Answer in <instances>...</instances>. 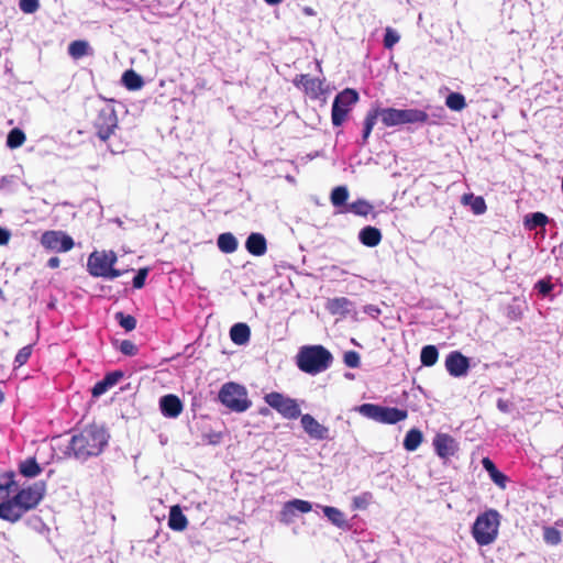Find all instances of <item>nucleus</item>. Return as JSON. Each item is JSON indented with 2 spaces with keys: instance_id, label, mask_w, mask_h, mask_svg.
<instances>
[{
  "instance_id": "nucleus-1",
  "label": "nucleus",
  "mask_w": 563,
  "mask_h": 563,
  "mask_svg": "<svg viewBox=\"0 0 563 563\" xmlns=\"http://www.w3.org/2000/svg\"><path fill=\"white\" fill-rule=\"evenodd\" d=\"M378 118L385 126L389 128L408 123H426L429 115L419 109L374 108L367 112L364 120L363 143H366Z\"/></svg>"
},
{
  "instance_id": "nucleus-2",
  "label": "nucleus",
  "mask_w": 563,
  "mask_h": 563,
  "mask_svg": "<svg viewBox=\"0 0 563 563\" xmlns=\"http://www.w3.org/2000/svg\"><path fill=\"white\" fill-rule=\"evenodd\" d=\"M107 431L97 424H89L71 437L69 451L75 459L86 461L100 455L108 444Z\"/></svg>"
},
{
  "instance_id": "nucleus-3",
  "label": "nucleus",
  "mask_w": 563,
  "mask_h": 563,
  "mask_svg": "<svg viewBox=\"0 0 563 563\" xmlns=\"http://www.w3.org/2000/svg\"><path fill=\"white\" fill-rule=\"evenodd\" d=\"M332 360L331 353L322 345L303 346L297 354V366L307 374L316 375L328 369Z\"/></svg>"
},
{
  "instance_id": "nucleus-4",
  "label": "nucleus",
  "mask_w": 563,
  "mask_h": 563,
  "mask_svg": "<svg viewBox=\"0 0 563 563\" xmlns=\"http://www.w3.org/2000/svg\"><path fill=\"white\" fill-rule=\"evenodd\" d=\"M499 525V512L488 509L477 516L472 527V536L479 545L492 544L497 539Z\"/></svg>"
},
{
  "instance_id": "nucleus-5",
  "label": "nucleus",
  "mask_w": 563,
  "mask_h": 563,
  "mask_svg": "<svg viewBox=\"0 0 563 563\" xmlns=\"http://www.w3.org/2000/svg\"><path fill=\"white\" fill-rule=\"evenodd\" d=\"M117 261L118 257L113 251H95L88 257V272L93 277L114 279L122 274L113 267Z\"/></svg>"
},
{
  "instance_id": "nucleus-6",
  "label": "nucleus",
  "mask_w": 563,
  "mask_h": 563,
  "mask_svg": "<svg viewBox=\"0 0 563 563\" xmlns=\"http://www.w3.org/2000/svg\"><path fill=\"white\" fill-rule=\"evenodd\" d=\"M219 400L234 412H244L252 406L246 388L236 383L224 384L219 391Z\"/></svg>"
},
{
  "instance_id": "nucleus-7",
  "label": "nucleus",
  "mask_w": 563,
  "mask_h": 563,
  "mask_svg": "<svg viewBox=\"0 0 563 563\" xmlns=\"http://www.w3.org/2000/svg\"><path fill=\"white\" fill-rule=\"evenodd\" d=\"M93 129L98 139L106 143L119 126L117 111L112 104L103 103L97 109Z\"/></svg>"
},
{
  "instance_id": "nucleus-8",
  "label": "nucleus",
  "mask_w": 563,
  "mask_h": 563,
  "mask_svg": "<svg viewBox=\"0 0 563 563\" xmlns=\"http://www.w3.org/2000/svg\"><path fill=\"white\" fill-rule=\"evenodd\" d=\"M357 411L366 418L388 424L402 421L408 416L407 410L374 404H363L357 408Z\"/></svg>"
},
{
  "instance_id": "nucleus-9",
  "label": "nucleus",
  "mask_w": 563,
  "mask_h": 563,
  "mask_svg": "<svg viewBox=\"0 0 563 563\" xmlns=\"http://www.w3.org/2000/svg\"><path fill=\"white\" fill-rule=\"evenodd\" d=\"M358 101V93L346 88L336 95L332 104L331 120L334 126H340L346 120L352 107Z\"/></svg>"
},
{
  "instance_id": "nucleus-10",
  "label": "nucleus",
  "mask_w": 563,
  "mask_h": 563,
  "mask_svg": "<svg viewBox=\"0 0 563 563\" xmlns=\"http://www.w3.org/2000/svg\"><path fill=\"white\" fill-rule=\"evenodd\" d=\"M265 402L286 419H297L301 415L296 399L282 393L272 391L264 396Z\"/></svg>"
},
{
  "instance_id": "nucleus-11",
  "label": "nucleus",
  "mask_w": 563,
  "mask_h": 563,
  "mask_svg": "<svg viewBox=\"0 0 563 563\" xmlns=\"http://www.w3.org/2000/svg\"><path fill=\"white\" fill-rule=\"evenodd\" d=\"M46 485L44 482H36L32 485L22 488L13 496L14 501L26 514L27 511L37 507L45 496Z\"/></svg>"
},
{
  "instance_id": "nucleus-12",
  "label": "nucleus",
  "mask_w": 563,
  "mask_h": 563,
  "mask_svg": "<svg viewBox=\"0 0 563 563\" xmlns=\"http://www.w3.org/2000/svg\"><path fill=\"white\" fill-rule=\"evenodd\" d=\"M41 244L44 249L55 252H68L74 247V240L63 231L48 230L41 236Z\"/></svg>"
},
{
  "instance_id": "nucleus-13",
  "label": "nucleus",
  "mask_w": 563,
  "mask_h": 563,
  "mask_svg": "<svg viewBox=\"0 0 563 563\" xmlns=\"http://www.w3.org/2000/svg\"><path fill=\"white\" fill-rule=\"evenodd\" d=\"M445 368L453 377H463L470 369V360L461 352L453 351L445 358Z\"/></svg>"
},
{
  "instance_id": "nucleus-14",
  "label": "nucleus",
  "mask_w": 563,
  "mask_h": 563,
  "mask_svg": "<svg viewBox=\"0 0 563 563\" xmlns=\"http://www.w3.org/2000/svg\"><path fill=\"white\" fill-rule=\"evenodd\" d=\"M300 423L311 439L319 441L329 439V429L319 423L311 415H300Z\"/></svg>"
},
{
  "instance_id": "nucleus-15",
  "label": "nucleus",
  "mask_w": 563,
  "mask_h": 563,
  "mask_svg": "<svg viewBox=\"0 0 563 563\" xmlns=\"http://www.w3.org/2000/svg\"><path fill=\"white\" fill-rule=\"evenodd\" d=\"M433 446L437 454L443 460L453 456L459 449L456 441L445 433H439L434 437Z\"/></svg>"
},
{
  "instance_id": "nucleus-16",
  "label": "nucleus",
  "mask_w": 563,
  "mask_h": 563,
  "mask_svg": "<svg viewBox=\"0 0 563 563\" xmlns=\"http://www.w3.org/2000/svg\"><path fill=\"white\" fill-rule=\"evenodd\" d=\"M312 509V505L302 499H292L287 501L282 511H280V520L285 523H290L294 521L297 512H309Z\"/></svg>"
},
{
  "instance_id": "nucleus-17",
  "label": "nucleus",
  "mask_w": 563,
  "mask_h": 563,
  "mask_svg": "<svg viewBox=\"0 0 563 563\" xmlns=\"http://www.w3.org/2000/svg\"><path fill=\"white\" fill-rule=\"evenodd\" d=\"M294 84L297 87H302L306 93L317 99L323 93L322 81L318 78H311L308 75H299L295 78Z\"/></svg>"
},
{
  "instance_id": "nucleus-18",
  "label": "nucleus",
  "mask_w": 563,
  "mask_h": 563,
  "mask_svg": "<svg viewBox=\"0 0 563 563\" xmlns=\"http://www.w3.org/2000/svg\"><path fill=\"white\" fill-rule=\"evenodd\" d=\"M159 408L164 417L177 418L181 413L184 406L178 396L169 394L161 398Z\"/></svg>"
},
{
  "instance_id": "nucleus-19",
  "label": "nucleus",
  "mask_w": 563,
  "mask_h": 563,
  "mask_svg": "<svg viewBox=\"0 0 563 563\" xmlns=\"http://www.w3.org/2000/svg\"><path fill=\"white\" fill-rule=\"evenodd\" d=\"M24 514L25 512L14 501L13 497L0 503V518L2 520L14 523V522L19 521L23 517Z\"/></svg>"
},
{
  "instance_id": "nucleus-20",
  "label": "nucleus",
  "mask_w": 563,
  "mask_h": 563,
  "mask_svg": "<svg viewBox=\"0 0 563 563\" xmlns=\"http://www.w3.org/2000/svg\"><path fill=\"white\" fill-rule=\"evenodd\" d=\"M123 377V373L121 371H114L108 373L103 379L96 383L92 387L91 394L93 397H99L103 395L109 388L114 386L121 378Z\"/></svg>"
},
{
  "instance_id": "nucleus-21",
  "label": "nucleus",
  "mask_w": 563,
  "mask_h": 563,
  "mask_svg": "<svg viewBox=\"0 0 563 563\" xmlns=\"http://www.w3.org/2000/svg\"><path fill=\"white\" fill-rule=\"evenodd\" d=\"M245 247L252 255L262 256L267 251L266 239L261 233H251L246 239Z\"/></svg>"
},
{
  "instance_id": "nucleus-22",
  "label": "nucleus",
  "mask_w": 563,
  "mask_h": 563,
  "mask_svg": "<svg viewBox=\"0 0 563 563\" xmlns=\"http://www.w3.org/2000/svg\"><path fill=\"white\" fill-rule=\"evenodd\" d=\"M382 238L380 230L371 225L363 228L358 233L360 242L368 247L377 246L380 243Z\"/></svg>"
},
{
  "instance_id": "nucleus-23",
  "label": "nucleus",
  "mask_w": 563,
  "mask_h": 563,
  "mask_svg": "<svg viewBox=\"0 0 563 563\" xmlns=\"http://www.w3.org/2000/svg\"><path fill=\"white\" fill-rule=\"evenodd\" d=\"M188 520L183 514L179 505L170 507L168 517V527L174 531H184L187 528Z\"/></svg>"
},
{
  "instance_id": "nucleus-24",
  "label": "nucleus",
  "mask_w": 563,
  "mask_h": 563,
  "mask_svg": "<svg viewBox=\"0 0 563 563\" xmlns=\"http://www.w3.org/2000/svg\"><path fill=\"white\" fill-rule=\"evenodd\" d=\"M250 336L251 330L246 323H235L230 330V338L238 345L246 344Z\"/></svg>"
},
{
  "instance_id": "nucleus-25",
  "label": "nucleus",
  "mask_w": 563,
  "mask_h": 563,
  "mask_svg": "<svg viewBox=\"0 0 563 563\" xmlns=\"http://www.w3.org/2000/svg\"><path fill=\"white\" fill-rule=\"evenodd\" d=\"M68 54L74 59H80L84 56L91 54V48L87 41L76 40L68 45Z\"/></svg>"
},
{
  "instance_id": "nucleus-26",
  "label": "nucleus",
  "mask_w": 563,
  "mask_h": 563,
  "mask_svg": "<svg viewBox=\"0 0 563 563\" xmlns=\"http://www.w3.org/2000/svg\"><path fill=\"white\" fill-rule=\"evenodd\" d=\"M217 244L219 250L225 254L233 253L238 249V240L230 232L220 234Z\"/></svg>"
},
{
  "instance_id": "nucleus-27",
  "label": "nucleus",
  "mask_w": 563,
  "mask_h": 563,
  "mask_svg": "<svg viewBox=\"0 0 563 563\" xmlns=\"http://www.w3.org/2000/svg\"><path fill=\"white\" fill-rule=\"evenodd\" d=\"M19 471L24 477L31 478L40 475L42 473V467L35 457H29L20 463Z\"/></svg>"
},
{
  "instance_id": "nucleus-28",
  "label": "nucleus",
  "mask_w": 563,
  "mask_h": 563,
  "mask_svg": "<svg viewBox=\"0 0 563 563\" xmlns=\"http://www.w3.org/2000/svg\"><path fill=\"white\" fill-rule=\"evenodd\" d=\"M122 82L129 90H139L143 87V78L133 69L125 70L122 75Z\"/></svg>"
},
{
  "instance_id": "nucleus-29",
  "label": "nucleus",
  "mask_w": 563,
  "mask_h": 563,
  "mask_svg": "<svg viewBox=\"0 0 563 563\" xmlns=\"http://www.w3.org/2000/svg\"><path fill=\"white\" fill-rule=\"evenodd\" d=\"M351 301L347 298L340 297L330 299L327 303V309L332 314H344L350 311Z\"/></svg>"
},
{
  "instance_id": "nucleus-30",
  "label": "nucleus",
  "mask_w": 563,
  "mask_h": 563,
  "mask_svg": "<svg viewBox=\"0 0 563 563\" xmlns=\"http://www.w3.org/2000/svg\"><path fill=\"white\" fill-rule=\"evenodd\" d=\"M322 511L324 514V516L336 527L339 528H345L347 527V522L345 520V517H344V514L335 508V507H331V506H324L322 507Z\"/></svg>"
},
{
  "instance_id": "nucleus-31",
  "label": "nucleus",
  "mask_w": 563,
  "mask_h": 563,
  "mask_svg": "<svg viewBox=\"0 0 563 563\" xmlns=\"http://www.w3.org/2000/svg\"><path fill=\"white\" fill-rule=\"evenodd\" d=\"M422 432L418 429H410L404 440V448L407 451H416L422 442Z\"/></svg>"
},
{
  "instance_id": "nucleus-32",
  "label": "nucleus",
  "mask_w": 563,
  "mask_h": 563,
  "mask_svg": "<svg viewBox=\"0 0 563 563\" xmlns=\"http://www.w3.org/2000/svg\"><path fill=\"white\" fill-rule=\"evenodd\" d=\"M462 202L471 207L475 214H483L486 211V203L482 197H475L474 195H464Z\"/></svg>"
},
{
  "instance_id": "nucleus-33",
  "label": "nucleus",
  "mask_w": 563,
  "mask_h": 563,
  "mask_svg": "<svg viewBox=\"0 0 563 563\" xmlns=\"http://www.w3.org/2000/svg\"><path fill=\"white\" fill-rule=\"evenodd\" d=\"M549 222V218L542 212H533L527 214L523 220L527 230H533L537 227H544Z\"/></svg>"
},
{
  "instance_id": "nucleus-34",
  "label": "nucleus",
  "mask_w": 563,
  "mask_h": 563,
  "mask_svg": "<svg viewBox=\"0 0 563 563\" xmlns=\"http://www.w3.org/2000/svg\"><path fill=\"white\" fill-rule=\"evenodd\" d=\"M445 106L452 111H462L466 108L465 97L460 92H451L445 98Z\"/></svg>"
},
{
  "instance_id": "nucleus-35",
  "label": "nucleus",
  "mask_w": 563,
  "mask_h": 563,
  "mask_svg": "<svg viewBox=\"0 0 563 563\" xmlns=\"http://www.w3.org/2000/svg\"><path fill=\"white\" fill-rule=\"evenodd\" d=\"M439 357L438 349L434 345H426L421 350L420 361L424 366H433Z\"/></svg>"
},
{
  "instance_id": "nucleus-36",
  "label": "nucleus",
  "mask_w": 563,
  "mask_h": 563,
  "mask_svg": "<svg viewBox=\"0 0 563 563\" xmlns=\"http://www.w3.org/2000/svg\"><path fill=\"white\" fill-rule=\"evenodd\" d=\"M372 210V206L366 200H357L345 205L344 212H352L357 216H367Z\"/></svg>"
},
{
  "instance_id": "nucleus-37",
  "label": "nucleus",
  "mask_w": 563,
  "mask_h": 563,
  "mask_svg": "<svg viewBox=\"0 0 563 563\" xmlns=\"http://www.w3.org/2000/svg\"><path fill=\"white\" fill-rule=\"evenodd\" d=\"M25 140L26 137L24 132L19 128H14L7 136V146L10 148H18L23 145Z\"/></svg>"
},
{
  "instance_id": "nucleus-38",
  "label": "nucleus",
  "mask_w": 563,
  "mask_h": 563,
  "mask_svg": "<svg viewBox=\"0 0 563 563\" xmlns=\"http://www.w3.org/2000/svg\"><path fill=\"white\" fill-rule=\"evenodd\" d=\"M13 485H15L13 472H8L0 476V499L8 497Z\"/></svg>"
},
{
  "instance_id": "nucleus-39",
  "label": "nucleus",
  "mask_w": 563,
  "mask_h": 563,
  "mask_svg": "<svg viewBox=\"0 0 563 563\" xmlns=\"http://www.w3.org/2000/svg\"><path fill=\"white\" fill-rule=\"evenodd\" d=\"M347 198L349 191L344 186L336 187L331 192V202L334 207L344 206Z\"/></svg>"
},
{
  "instance_id": "nucleus-40",
  "label": "nucleus",
  "mask_w": 563,
  "mask_h": 563,
  "mask_svg": "<svg viewBox=\"0 0 563 563\" xmlns=\"http://www.w3.org/2000/svg\"><path fill=\"white\" fill-rule=\"evenodd\" d=\"M115 320L128 332L133 331L136 328V319L131 314H125L121 311L117 312Z\"/></svg>"
},
{
  "instance_id": "nucleus-41",
  "label": "nucleus",
  "mask_w": 563,
  "mask_h": 563,
  "mask_svg": "<svg viewBox=\"0 0 563 563\" xmlns=\"http://www.w3.org/2000/svg\"><path fill=\"white\" fill-rule=\"evenodd\" d=\"M373 500V494L369 492L362 493L358 496L353 497V507L355 509H366Z\"/></svg>"
},
{
  "instance_id": "nucleus-42",
  "label": "nucleus",
  "mask_w": 563,
  "mask_h": 563,
  "mask_svg": "<svg viewBox=\"0 0 563 563\" xmlns=\"http://www.w3.org/2000/svg\"><path fill=\"white\" fill-rule=\"evenodd\" d=\"M543 539L547 543L556 545L561 542V532L553 527H547L543 531Z\"/></svg>"
},
{
  "instance_id": "nucleus-43",
  "label": "nucleus",
  "mask_w": 563,
  "mask_h": 563,
  "mask_svg": "<svg viewBox=\"0 0 563 563\" xmlns=\"http://www.w3.org/2000/svg\"><path fill=\"white\" fill-rule=\"evenodd\" d=\"M32 354V345H25L22 349L19 350V352L15 355L14 363L16 366H22L27 363L30 356Z\"/></svg>"
},
{
  "instance_id": "nucleus-44",
  "label": "nucleus",
  "mask_w": 563,
  "mask_h": 563,
  "mask_svg": "<svg viewBox=\"0 0 563 563\" xmlns=\"http://www.w3.org/2000/svg\"><path fill=\"white\" fill-rule=\"evenodd\" d=\"M344 364L350 368H357L361 364L360 354L355 351H347L343 356Z\"/></svg>"
},
{
  "instance_id": "nucleus-45",
  "label": "nucleus",
  "mask_w": 563,
  "mask_h": 563,
  "mask_svg": "<svg viewBox=\"0 0 563 563\" xmlns=\"http://www.w3.org/2000/svg\"><path fill=\"white\" fill-rule=\"evenodd\" d=\"M119 350L122 354L128 356H134L137 354V346L130 340H123L120 343Z\"/></svg>"
},
{
  "instance_id": "nucleus-46",
  "label": "nucleus",
  "mask_w": 563,
  "mask_h": 563,
  "mask_svg": "<svg viewBox=\"0 0 563 563\" xmlns=\"http://www.w3.org/2000/svg\"><path fill=\"white\" fill-rule=\"evenodd\" d=\"M400 36L399 34L390 27L386 29V33L384 36V45L386 48H391L396 43H398Z\"/></svg>"
},
{
  "instance_id": "nucleus-47",
  "label": "nucleus",
  "mask_w": 563,
  "mask_h": 563,
  "mask_svg": "<svg viewBox=\"0 0 563 563\" xmlns=\"http://www.w3.org/2000/svg\"><path fill=\"white\" fill-rule=\"evenodd\" d=\"M19 7L24 13H34L40 8V2L38 0H20Z\"/></svg>"
},
{
  "instance_id": "nucleus-48",
  "label": "nucleus",
  "mask_w": 563,
  "mask_h": 563,
  "mask_svg": "<svg viewBox=\"0 0 563 563\" xmlns=\"http://www.w3.org/2000/svg\"><path fill=\"white\" fill-rule=\"evenodd\" d=\"M147 274H148L147 268H141L133 278V287L137 288V289L142 288L145 284Z\"/></svg>"
},
{
  "instance_id": "nucleus-49",
  "label": "nucleus",
  "mask_w": 563,
  "mask_h": 563,
  "mask_svg": "<svg viewBox=\"0 0 563 563\" xmlns=\"http://www.w3.org/2000/svg\"><path fill=\"white\" fill-rule=\"evenodd\" d=\"M489 477L498 487H500L501 489L506 488L508 477L504 473L497 471L496 473L492 474Z\"/></svg>"
},
{
  "instance_id": "nucleus-50",
  "label": "nucleus",
  "mask_w": 563,
  "mask_h": 563,
  "mask_svg": "<svg viewBox=\"0 0 563 563\" xmlns=\"http://www.w3.org/2000/svg\"><path fill=\"white\" fill-rule=\"evenodd\" d=\"M552 284L550 282H547V280H539L537 284H536V289L542 295V296H547L550 294V291L552 290Z\"/></svg>"
},
{
  "instance_id": "nucleus-51",
  "label": "nucleus",
  "mask_w": 563,
  "mask_h": 563,
  "mask_svg": "<svg viewBox=\"0 0 563 563\" xmlns=\"http://www.w3.org/2000/svg\"><path fill=\"white\" fill-rule=\"evenodd\" d=\"M482 465L487 471L489 476L498 471L493 461L488 457H484L482 460Z\"/></svg>"
},
{
  "instance_id": "nucleus-52",
  "label": "nucleus",
  "mask_w": 563,
  "mask_h": 563,
  "mask_svg": "<svg viewBox=\"0 0 563 563\" xmlns=\"http://www.w3.org/2000/svg\"><path fill=\"white\" fill-rule=\"evenodd\" d=\"M10 240V232L7 229L0 227V245L8 244Z\"/></svg>"
},
{
  "instance_id": "nucleus-53",
  "label": "nucleus",
  "mask_w": 563,
  "mask_h": 563,
  "mask_svg": "<svg viewBox=\"0 0 563 563\" xmlns=\"http://www.w3.org/2000/svg\"><path fill=\"white\" fill-rule=\"evenodd\" d=\"M60 264V261L58 257L54 256V257H51L48 261H47V266L49 268H57Z\"/></svg>"
},
{
  "instance_id": "nucleus-54",
  "label": "nucleus",
  "mask_w": 563,
  "mask_h": 563,
  "mask_svg": "<svg viewBox=\"0 0 563 563\" xmlns=\"http://www.w3.org/2000/svg\"><path fill=\"white\" fill-rule=\"evenodd\" d=\"M302 11H303V13H305L306 15H310V16H312V15H314V14H316L314 10H313L312 8H310V7H305V8L302 9Z\"/></svg>"
},
{
  "instance_id": "nucleus-55",
  "label": "nucleus",
  "mask_w": 563,
  "mask_h": 563,
  "mask_svg": "<svg viewBox=\"0 0 563 563\" xmlns=\"http://www.w3.org/2000/svg\"><path fill=\"white\" fill-rule=\"evenodd\" d=\"M269 5L279 4L283 0H264Z\"/></svg>"
},
{
  "instance_id": "nucleus-56",
  "label": "nucleus",
  "mask_w": 563,
  "mask_h": 563,
  "mask_svg": "<svg viewBox=\"0 0 563 563\" xmlns=\"http://www.w3.org/2000/svg\"><path fill=\"white\" fill-rule=\"evenodd\" d=\"M498 408H499L500 410H503V411H505V410H506V406H504V405L501 404V401H498Z\"/></svg>"
},
{
  "instance_id": "nucleus-57",
  "label": "nucleus",
  "mask_w": 563,
  "mask_h": 563,
  "mask_svg": "<svg viewBox=\"0 0 563 563\" xmlns=\"http://www.w3.org/2000/svg\"><path fill=\"white\" fill-rule=\"evenodd\" d=\"M3 400H4V394L0 389V405L3 402Z\"/></svg>"
},
{
  "instance_id": "nucleus-58",
  "label": "nucleus",
  "mask_w": 563,
  "mask_h": 563,
  "mask_svg": "<svg viewBox=\"0 0 563 563\" xmlns=\"http://www.w3.org/2000/svg\"><path fill=\"white\" fill-rule=\"evenodd\" d=\"M267 411H268V409L264 408V409H261V411H260V412H261L262 415H266V413H267Z\"/></svg>"
}]
</instances>
